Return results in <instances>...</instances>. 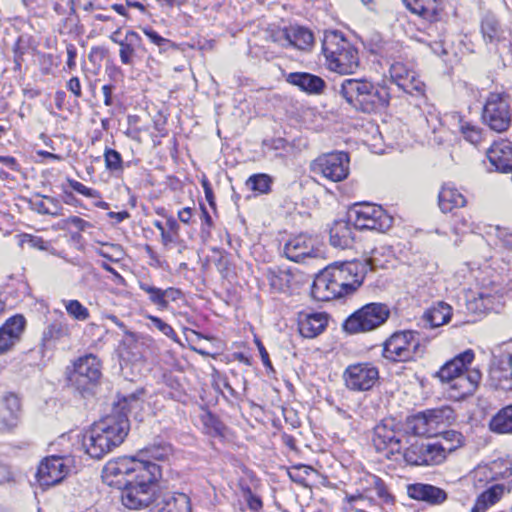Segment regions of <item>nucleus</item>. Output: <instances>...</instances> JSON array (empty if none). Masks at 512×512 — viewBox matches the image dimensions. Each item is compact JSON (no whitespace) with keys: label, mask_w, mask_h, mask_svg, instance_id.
<instances>
[{"label":"nucleus","mask_w":512,"mask_h":512,"mask_svg":"<svg viewBox=\"0 0 512 512\" xmlns=\"http://www.w3.org/2000/svg\"><path fill=\"white\" fill-rule=\"evenodd\" d=\"M407 427L414 435L427 437L434 436L425 411L419 412L410 417L407 421Z\"/></svg>","instance_id":"41"},{"label":"nucleus","mask_w":512,"mask_h":512,"mask_svg":"<svg viewBox=\"0 0 512 512\" xmlns=\"http://www.w3.org/2000/svg\"><path fill=\"white\" fill-rule=\"evenodd\" d=\"M191 501L184 493H167L158 500L150 512H190Z\"/></svg>","instance_id":"26"},{"label":"nucleus","mask_w":512,"mask_h":512,"mask_svg":"<svg viewBox=\"0 0 512 512\" xmlns=\"http://www.w3.org/2000/svg\"><path fill=\"white\" fill-rule=\"evenodd\" d=\"M369 483L373 486L377 496L385 503H390L393 501V496L388 492L387 487L384 481L375 475H370L368 477Z\"/></svg>","instance_id":"52"},{"label":"nucleus","mask_w":512,"mask_h":512,"mask_svg":"<svg viewBox=\"0 0 512 512\" xmlns=\"http://www.w3.org/2000/svg\"><path fill=\"white\" fill-rule=\"evenodd\" d=\"M349 155L346 152L323 154L312 161L311 171L332 182H340L349 175Z\"/></svg>","instance_id":"10"},{"label":"nucleus","mask_w":512,"mask_h":512,"mask_svg":"<svg viewBox=\"0 0 512 512\" xmlns=\"http://www.w3.org/2000/svg\"><path fill=\"white\" fill-rule=\"evenodd\" d=\"M482 120L491 130L502 133L512 122V108L505 93H490L482 109Z\"/></svg>","instance_id":"6"},{"label":"nucleus","mask_w":512,"mask_h":512,"mask_svg":"<svg viewBox=\"0 0 512 512\" xmlns=\"http://www.w3.org/2000/svg\"><path fill=\"white\" fill-rule=\"evenodd\" d=\"M66 336L68 335L66 328L64 326H62L61 324H51L44 331V334L42 335V342L43 345L46 346L51 341L58 340Z\"/></svg>","instance_id":"51"},{"label":"nucleus","mask_w":512,"mask_h":512,"mask_svg":"<svg viewBox=\"0 0 512 512\" xmlns=\"http://www.w3.org/2000/svg\"><path fill=\"white\" fill-rule=\"evenodd\" d=\"M505 485L495 483L484 490L476 499L470 512H485L490 506L497 503L505 492Z\"/></svg>","instance_id":"34"},{"label":"nucleus","mask_w":512,"mask_h":512,"mask_svg":"<svg viewBox=\"0 0 512 512\" xmlns=\"http://www.w3.org/2000/svg\"><path fill=\"white\" fill-rule=\"evenodd\" d=\"M311 295L317 301H330L345 296L329 266L314 279Z\"/></svg>","instance_id":"17"},{"label":"nucleus","mask_w":512,"mask_h":512,"mask_svg":"<svg viewBox=\"0 0 512 512\" xmlns=\"http://www.w3.org/2000/svg\"><path fill=\"white\" fill-rule=\"evenodd\" d=\"M68 183H69V186L77 193H79L83 196H86L88 198L98 199V201H96L94 203V205L96 207L101 208V209L109 208V204L107 202L100 200V193L97 190L89 188V187L85 186L84 184H82L81 182L73 180V179H68Z\"/></svg>","instance_id":"45"},{"label":"nucleus","mask_w":512,"mask_h":512,"mask_svg":"<svg viewBox=\"0 0 512 512\" xmlns=\"http://www.w3.org/2000/svg\"><path fill=\"white\" fill-rule=\"evenodd\" d=\"M425 412L434 436L439 435L441 429L451 424L455 419L454 410L449 406L427 409Z\"/></svg>","instance_id":"31"},{"label":"nucleus","mask_w":512,"mask_h":512,"mask_svg":"<svg viewBox=\"0 0 512 512\" xmlns=\"http://www.w3.org/2000/svg\"><path fill=\"white\" fill-rule=\"evenodd\" d=\"M464 373L468 383L473 387L474 392L481 380V373L479 370H468V368L464 371Z\"/></svg>","instance_id":"61"},{"label":"nucleus","mask_w":512,"mask_h":512,"mask_svg":"<svg viewBox=\"0 0 512 512\" xmlns=\"http://www.w3.org/2000/svg\"><path fill=\"white\" fill-rule=\"evenodd\" d=\"M25 324L22 315H15L0 327V355L10 350L20 340Z\"/></svg>","instance_id":"18"},{"label":"nucleus","mask_w":512,"mask_h":512,"mask_svg":"<svg viewBox=\"0 0 512 512\" xmlns=\"http://www.w3.org/2000/svg\"><path fill=\"white\" fill-rule=\"evenodd\" d=\"M464 138L470 143L477 145L481 141V129L469 123L461 126Z\"/></svg>","instance_id":"57"},{"label":"nucleus","mask_w":512,"mask_h":512,"mask_svg":"<svg viewBox=\"0 0 512 512\" xmlns=\"http://www.w3.org/2000/svg\"><path fill=\"white\" fill-rule=\"evenodd\" d=\"M439 207L442 212L448 213L455 208L465 206L466 198L455 187L444 185L438 196Z\"/></svg>","instance_id":"33"},{"label":"nucleus","mask_w":512,"mask_h":512,"mask_svg":"<svg viewBox=\"0 0 512 512\" xmlns=\"http://www.w3.org/2000/svg\"><path fill=\"white\" fill-rule=\"evenodd\" d=\"M272 182H273V180L268 174L259 173V174L251 175L246 180V186L250 190H252L258 194H267L271 190Z\"/></svg>","instance_id":"44"},{"label":"nucleus","mask_w":512,"mask_h":512,"mask_svg":"<svg viewBox=\"0 0 512 512\" xmlns=\"http://www.w3.org/2000/svg\"><path fill=\"white\" fill-rule=\"evenodd\" d=\"M499 237L508 248L512 249V228H504L499 231Z\"/></svg>","instance_id":"64"},{"label":"nucleus","mask_w":512,"mask_h":512,"mask_svg":"<svg viewBox=\"0 0 512 512\" xmlns=\"http://www.w3.org/2000/svg\"><path fill=\"white\" fill-rule=\"evenodd\" d=\"M63 304L67 313L75 320L86 321L90 317L89 310L78 300H64Z\"/></svg>","instance_id":"48"},{"label":"nucleus","mask_w":512,"mask_h":512,"mask_svg":"<svg viewBox=\"0 0 512 512\" xmlns=\"http://www.w3.org/2000/svg\"><path fill=\"white\" fill-rule=\"evenodd\" d=\"M393 258V252L389 247L380 246L376 247L371 251L369 258L358 260V262L369 263L368 271H372L378 268H386L391 263Z\"/></svg>","instance_id":"37"},{"label":"nucleus","mask_w":512,"mask_h":512,"mask_svg":"<svg viewBox=\"0 0 512 512\" xmlns=\"http://www.w3.org/2000/svg\"><path fill=\"white\" fill-rule=\"evenodd\" d=\"M67 224H70L77 228L79 231H85L88 228L92 227V224L87 222L86 220L78 217V216H71L66 220Z\"/></svg>","instance_id":"59"},{"label":"nucleus","mask_w":512,"mask_h":512,"mask_svg":"<svg viewBox=\"0 0 512 512\" xmlns=\"http://www.w3.org/2000/svg\"><path fill=\"white\" fill-rule=\"evenodd\" d=\"M200 421L205 434L211 437H224L225 426L209 411L203 410Z\"/></svg>","instance_id":"42"},{"label":"nucleus","mask_w":512,"mask_h":512,"mask_svg":"<svg viewBox=\"0 0 512 512\" xmlns=\"http://www.w3.org/2000/svg\"><path fill=\"white\" fill-rule=\"evenodd\" d=\"M101 377V364L99 359L88 354L80 357L74 363V370L69 376L70 383L78 390L85 391L98 382Z\"/></svg>","instance_id":"13"},{"label":"nucleus","mask_w":512,"mask_h":512,"mask_svg":"<svg viewBox=\"0 0 512 512\" xmlns=\"http://www.w3.org/2000/svg\"><path fill=\"white\" fill-rule=\"evenodd\" d=\"M373 443L378 451L390 449L392 453L400 452V440L396 437V432L388 427L387 424L381 423L374 428Z\"/></svg>","instance_id":"29"},{"label":"nucleus","mask_w":512,"mask_h":512,"mask_svg":"<svg viewBox=\"0 0 512 512\" xmlns=\"http://www.w3.org/2000/svg\"><path fill=\"white\" fill-rule=\"evenodd\" d=\"M441 438L437 440L436 442H432L433 446H443L450 449H445L442 451L443 454V461L446 459L447 454L455 451L457 448H459L463 443V437L462 434L455 431V430H447V431H441Z\"/></svg>","instance_id":"40"},{"label":"nucleus","mask_w":512,"mask_h":512,"mask_svg":"<svg viewBox=\"0 0 512 512\" xmlns=\"http://www.w3.org/2000/svg\"><path fill=\"white\" fill-rule=\"evenodd\" d=\"M43 198L30 202L32 210L43 215L59 216L61 214L59 201L49 196H44Z\"/></svg>","instance_id":"43"},{"label":"nucleus","mask_w":512,"mask_h":512,"mask_svg":"<svg viewBox=\"0 0 512 512\" xmlns=\"http://www.w3.org/2000/svg\"><path fill=\"white\" fill-rule=\"evenodd\" d=\"M389 73L392 82L404 92L412 93L413 90H422V83L415 78V73L403 63L395 62L391 64Z\"/></svg>","instance_id":"23"},{"label":"nucleus","mask_w":512,"mask_h":512,"mask_svg":"<svg viewBox=\"0 0 512 512\" xmlns=\"http://www.w3.org/2000/svg\"><path fill=\"white\" fill-rule=\"evenodd\" d=\"M352 221L337 220L330 228V244L335 248L348 249L354 243V232L351 226Z\"/></svg>","instance_id":"28"},{"label":"nucleus","mask_w":512,"mask_h":512,"mask_svg":"<svg viewBox=\"0 0 512 512\" xmlns=\"http://www.w3.org/2000/svg\"><path fill=\"white\" fill-rule=\"evenodd\" d=\"M344 501L347 503L346 509L355 512H365L372 505V499L362 493L346 494Z\"/></svg>","instance_id":"46"},{"label":"nucleus","mask_w":512,"mask_h":512,"mask_svg":"<svg viewBox=\"0 0 512 512\" xmlns=\"http://www.w3.org/2000/svg\"><path fill=\"white\" fill-rule=\"evenodd\" d=\"M67 89L77 98L82 96L81 84L78 77H72L67 82Z\"/></svg>","instance_id":"63"},{"label":"nucleus","mask_w":512,"mask_h":512,"mask_svg":"<svg viewBox=\"0 0 512 512\" xmlns=\"http://www.w3.org/2000/svg\"><path fill=\"white\" fill-rule=\"evenodd\" d=\"M491 378L497 381L498 385H502L504 381L512 380V355L510 353H502L494 357L491 369Z\"/></svg>","instance_id":"32"},{"label":"nucleus","mask_w":512,"mask_h":512,"mask_svg":"<svg viewBox=\"0 0 512 512\" xmlns=\"http://www.w3.org/2000/svg\"><path fill=\"white\" fill-rule=\"evenodd\" d=\"M20 413V400L14 394H8L0 401V431L11 430L17 426Z\"/></svg>","instance_id":"24"},{"label":"nucleus","mask_w":512,"mask_h":512,"mask_svg":"<svg viewBox=\"0 0 512 512\" xmlns=\"http://www.w3.org/2000/svg\"><path fill=\"white\" fill-rule=\"evenodd\" d=\"M286 81L308 94H320L326 86L321 77L306 72L289 73Z\"/></svg>","instance_id":"27"},{"label":"nucleus","mask_w":512,"mask_h":512,"mask_svg":"<svg viewBox=\"0 0 512 512\" xmlns=\"http://www.w3.org/2000/svg\"><path fill=\"white\" fill-rule=\"evenodd\" d=\"M447 447L433 446L432 442L414 439L404 450L403 457L407 464L413 466L438 465L443 462L442 451Z\"/></svg>","instance_id":"12"},{"label":"nucleus","mask_w":512,"mask_h":512,"mask_svg":"<svg viewBox=\"0 0 512 512\" xmlns=\"http://www.w3.org/2000/svg\"><path fill=\"white\" fill-rule=\"evenodd\" d=\"M284 255L291 261L304 262L307 259L322 256L319 241L306 233H300L290 238L284 245Z\"/></svg>","instance_id":"14"},{"label":"nucleus","mask_w":512,"mask_h":512,"mask_svg":"<svg viewBox=\"0 0 512 512\" xmlns=\"http://www.w3.org/2000/svg\"><path fill=\"white\" fill-rule=\"evenodd\" d=\"M407 494L412 499L424 501L431 505L442 504L447 499V493L443 489L423 483L408 485Z\"/></svg>","instance_id":"22"},{"label":"nucleus","mask_w":512,"mask_h":512,"mask_svg":"<svg viewBox=\"0 0 512 512\" xmlns=\"http://www.w3.org/2000/svg\"><path fill=\"white\" fill-rule=\"evenodd\" d=\"M450 384L452 389L458 391V395L460 397L471 395L473 393V387L468 383L465 373L456 377V379Z\"/></svg>","instance_id":"56"},{"label":"nucleus","mask_w":512,"mask_h":512,"mask_svg":"<svg viewBox=\"0 0 512 512\" xmlns=\"http://www.w3.org/2000/svg\"><path fill=\"white\" fill-rule=\"evenodd\" d=\"M328 323V315L323 312L301 313L299 316V332L305 338H314L321 334Z\"/></svg>","instance_id":"25"},{"label":"nucleus","mask_w":512,"mask_h":512,"mask_svg":"<svg viewBox=\"0 0 512 512\" xmlns=\"http://www.w3.org/2000/svg\"><path fill=\"white\" fill-rule=\"evenodd\" d=\"M284 37L289 46L301 51H309L314 43L313 33L302 26H291L284 30Z\"/></svg>","instance_id":"30"},{"label":"nucleus","mask_w":512,"mask_h":512,"mask_svg":"<svg viewBox=\"0 0 512 512\" xmlns=\"http://www.w3.org/2000/svg\"><path fill=\"white\" fill-rule=\"evenodd\" d=\"M405 6L414 14L427 20H434L438 13V0H403Z\"/></svg>","instance_id":"35"},{"label":"nucleus","mask_w":512,"mask_h":512,"mask_svg":"<svg viewBox=\"0 0 512 512\" xmlns=\"http://www.w3.org/2000/svg\"><path fill=\"white\" fill-rule=\"evenodd\" d=\"M119 46L120 61L124 65H132L134 59L142 57L145 52L140 35L133 30L126 32L124 38L119 42Z\"/></svg>","instance_id":"21"},{"label":"nucleus","mask_w":512,"mask_h":512,"mask_svg":"<svg viewBox=\"0 0 512 512\" xmlns=\"http://www.w3.org/2000/svg\"><path fill=\"white\" fill-rule=\"evenodd\" d=\"M355 229L385 232L392 227L393 218L381 206L370 203L355 204L348 212Z\"/></svg>","instance_id":"5"},{"label":"nucleus","mask_w":512,"mask_h":512,"mask_svg":"<svg viewBox=\"0 0 512 512\" xmlns=\"http://www.w3.org/2000/svg\"><path fill=\"white\" fill-rule=\"evenodd\" d=\"M149 319L151 320L153 326L156 327L159 331H161L164 335L168 337L174 336V331L169 324L165 323L160 318L155 316H149Z\"/></svg>","instance_id":"58"},{"label":"nucleus","mask_w":512,"mask_h":512,"mask_svg":"<svg viewBox=\"0 0 512 512\" xmlns=\"http://www.w3.org/2000/svg\"><path fill=\"white\" fill-rule=\"evenodd\" d=\"M452 315V308L444 302H438L425 314V319L431 327H439L449 322Z\"/></svg>","instance_id":"39"},{"label":"nucleus","mask_w":512,"mask_h":512,"mask_svg":"<svg viewBox=\"0 0 512 512\" xmlns=\"http://www.w3.org/2000/svg\"><path fill=\"white\" fill-rule=\"evenodd\" d=\"M140 288L147 294H149V298L154 304L162 307H165L167 305V301L165 300V295L167 291H164L154 286H150L148 284H141Z\"/></svg>","instance_id":"53"},{"label":"nucleus","mask_w":512,"mask_h":512,"mask_svg":"<svg viewBox=\"0 0 512 512\" xmlns=\"http://www.w3.org/2000/svg\"><path fill=\"white\" fill-rule=\"evenodd\" d=\"M104 159L107 169L115 171L122 169V158L120 153L116 150L106 149L104 152Z\"/></svg>","instance_id":"55"},{"label":"nucleus","mask_w":512,"mask_h":512,"mask_svg":"<svg viewBox=\"0 0 512 512\" xmlns=\"http://www.w3.org/2000/svg\"><path fill=\"white\" fill-rule=\"evenodd\" d=\"M343 378L349 390L368 391L377 382L379 371L370 363H357L345 369Z\"/></svg>","instance_id":"15"},{"label":"nucleus","mask_w":512,"mask_h":512,"mask_svg":"<svg viewBox=\"0 0 512 512\" xmlns=\"http://www.w3.org/2000/svg\"><path fill=\"white\" fill-rule=\"evenodd\" d=\"M151 461L136 457H122L108 461L102 471V478L109 486L121 488L139 474Z\"/></svg>","instance_id":"9"},{"label":"nucleus","mask_w":512,"mask_h":512,"mask_svg":"<svg viewBox=\"0 0 512 512\" xmlns=\"http://www.w3.org/2000/svg\"><path fill=\"white\" fill-rule=\"evenodd\" d=\"M464 373L468 383L473 387L474 392L481 380V373L479 370H468V368L464 371Z\"/></svg>","instance_id":"62"},{"label":"nucleus","mask_w":512,"mask_h":512,"mask_svg":"<svg viewBox=\"0 0 512 512\" xmlns=\"http://www.w3.org/2000/svg\"><path fill=\"white\" fill-rule=\"evenodd\" d=\"M143 33L149 38V40L153 44L158 46L160 50L166 51L167 49L173 46V43L169 39L162 37L152 28H143Z\"/></svg>","instance_id":"54"},{"label":"nucleus","mask_w":512,"mask_h":512,"mask_svg":"<svg viewBox=\"0 0 512 512\" xmlns=\"http://www.w3.org/2000/svg\"><path fill=\"white\" fill-rule=\"evenodd\" d=\"M422 353L417 332H396L384 343L383 356L394 362L413 360Z\"/></svg>","instance_id":"8"},{"label":"nucleus","mask_w":512,"mask_h":512,"mask_svg":"<svg viewBox=\"0 0 512 512\" xmlns=\"http://www.w3.org/2000/svg\"><path fill=\"white\" fill-rule=\"evenodd\" d=\"M139 400L135 396L123 398L114 407L111 414L95 422L82 439L85 452L94 459H101L114 448L123 443L130 430L126 410L137 406Z\"/></svg>","instance_id":"1"},{"label":"nucleus","mask_w":512,"mask_h":512,"mask_svg":"<svg viewBox=\"0 0 512 512\" xmlns=\"http://www.w3.org/2000/svg\"><path fill=\"white\" fill-rule=\"evenodd\" d=\"M171 449L169 446H153L146 448L139 453L138 459H146L151 462L153 460L163 461L169 457Z\"/></svg>","instance_id":"50"},{"label":"nucleus","mask_w":512,"mask_h":512,"mask_svg":"<svg viewBox=\"0 0 512 512\" xmlns=\"http://www.w3.org/2000/svg\"><path fill=\"white\" fill-rule=\"evenodd\" d=\"M481 33L486 43H498L503 31L498 20L493 15H486L481 22Z\"/></svg>","instance_id":"38"},{"label":"nucleus","mask_w":512,"mask_h":512,"mask_svg":"<svg viewBox=\"0 0 512 512\" xmlns=\"http://www.w3.org/2000/svg\"><path fill=\"white\" fill-rule=\"evenodd\" d=\"M344 295L356 291L368 273L369 263L352 260L329 266Z\"/></svg>","instance_id":"11"},{"label":"nucleus","mask_w":512,"mask_h":512,"mask_svg":"<svg viewBox=\"0 0 512 512\" xmlns=\"http://www.w3.org/2000/svg\"><path fill=\"white\" fill-rule=\"evenodd\" d=\"M390 310L382 303H369L350 315L344 322L346 332L354 334L372 331L388 319Z\"/></svg>","instance_id":"7"},{"label":"nucleus","mask_w":512,"mask_h":512,"mask_svg":"<svg viewBox=\"0 0 512 512\" xmlns=\"http://www.w3.org/2000/svg\"><path fill=\"white\" fill-rule=\"evenodd\" d=\"M67 62L66 65L69 70H73L76 67L77 49L73 44H67Z\"/></svg>","instance_id":"60"},{"label":"nucleus","mask_w":512,"mask_h":512,"mask_svg":"<svg viewBox=\"0 0 512 512\" xmlns=\"http://www.w3.org/2000/svg\"><path fill=\"white\" fill-rule=\"evenodd\" d=\"M69 467L61 456H49L44 458L37 469L36 478L43 488L60 483L68 474Z\"/></svg>","instance_id":"16"},{"label":"nucleus","mask_w":512,"mask_h":512,"mask_svg":"<svg viewBox=\"0 0 512 512\" xmlns=\"http://www.w3.org/2000/svg\"><path fill=\"white\" fill-rule=\"evenodd\" d=\"M472 478L476 487L482 488L490 482L496 481L489 463L478 465L472 472Z\"/></svg>","instance_id":"47"},{"label":"nucleus","mask_w":512,"mask_h":512,"mask_svg":"<svg viewBox=\"0 0 512 512\" xmlns=\"http://www.w3.org/2000/svg\"><path fill=\"white\" fill-rule=\"evenodd\" d=\"M341 95L347 103L365 113L375 112L385 108L390 99L388 90L375 87L364 79H346L341 84Z\"/></svg>","instance_id":"4"},{"label":"nucleus","mask_w":512,"mask_h":512,"mask_svg":"<svg viewBox=\"0 0 512 512\" xmlns=\"http://www.w3.org/2000/svg\"><path fill=\"white\" fill-rule=\"evenodd\" d=\"M473 360L474 352L468 349L445 363L437 372V376L442 382L452 383L456 377L464 373Z\"/></svg>","instance_id":"19"},{"label":"nucleus","mask_w":512,"mask_h":512,"mask_svg":"<svg viewBox=\"0 0 512 512\" xmlns=\"http://www.w3.org/2000/svg\"><path fill=\"white\" fill-rule=\"evenodd\" d=\"M490 429L499 434H512V405L502 408L490 421Z\"/></svg>","instance_id":"36"},{"label":"nucleus","mask_w":512,"mask_h":512,"mask_svg":"<svg viewBox=\"0 0 512 512\" xmlns=\"http://www.w3.org/2000/svg\"><path fill=\"white\" fill-rule=\"evenodd\" d=\"M496 480L512 476V459L500 458L489 463Z\"/></svg>","instance_id":"49"},{"label":"nucleus","mask_w":512,"mask_h":512,"mask_svg":"<svg viewBox=\"0 0 512 512\" xmlns=\"http://www.w3.org/2000/svg\"><path fill=\"white\" fill-rule=\"evenodd\" d=\"M327 68L341 75L353 74L360 65L357 49L339 31H329L322 43Z\"/></svg>","instance_id":"3"},{"label":"nucleus","mask_w":512,"mask_h":512,"mask_svg":"<svg viewBox=\"0 0 512 512\" xmlns=\"http://www.w3.org/2000/svg\"><path fill=\"white\" fill-rule=\"evenodd\" d=\"M492 166L500 172H512V142L501 140L495 142L487 151Z\"/></svg>","instance_id":"20"},{"label":"nucleus","mask_w":512,"mask_h":512,"mask_svg":"<svg viewBox=\"0 0 512 512\" xmlns=\"http://www.w3.org/2000/svg\"><path fill=\"white\" fill-rule=\"evenodd\" d=\"M160 477V466L151 462L120 488L122 504L131 510L149 507L155 501L157 481Z\"/></svg>","instance_id":"2"}]
</instances>
